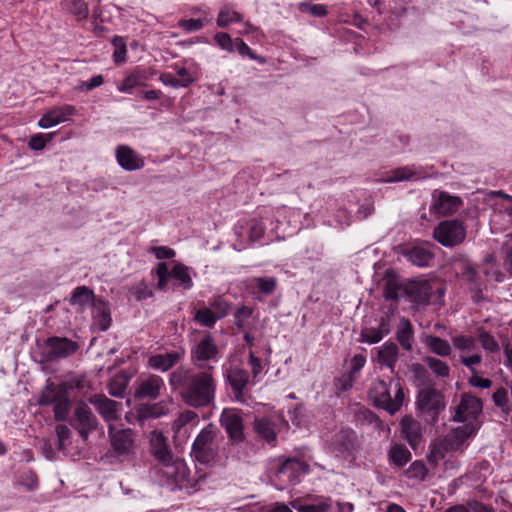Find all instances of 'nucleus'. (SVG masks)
Listing matches in <instances>:
<instances>
[{"label": "nucleus", "mask_w": 512, "mask_h": 512, "mask_svg": "<svg viewBox=\"0 0 512 512\" xmlns=\"http://www.w3.org/2000/svg\"><path fill=\"white\" fill-rule=\"evenodd\" d=\"M156 274L158 287L162 290L168 289L171 278L177 280L184 289H190L193 285L189 268L180 263L174 264L172 270L169 269L168 264L159 263Z\"/></svg>", "instance_id": "nucleus-8"}, {"label": "nucleus", "mask_w": 512, "mask_h": 512, "mask_svg": "<svg viewBox=\"0 0 512 512\" xmlns=\"http://www.w3.org/2000/svg\"><path fill=\"white\" fill-rule=\"evenodd\" d=\"M268 472L275 488L283 490L299 481V477L307 472V465L294 458H276L270 461Z\"/></svg>", "instance_id": "nucleus-5"}, {"label": "nucleus", "mask_w": 512, "mask_h": 512, "mask_svg": "<svg viewBox=\"0 0 512 512\" xmlns=\"http://www.w3.org/2000/svg\"><path fill=\"white\" fill-rule=\"evenodd\" d=\"M109 436L114 454L121 459H128L134 455L135 444L131 429L114 431L109 425Z\"/></svg>", "instance_id": "nucleus-12"}, {"label": "nucleus", "mask_w": 512, "mask_h": 512, "mask_svg": "<svg viewBox=\"0 0 512 512\" xmlns=\"http://www.w3.org/2000/svg\"><path fill=\"white\" fill-rule=\"evenodd\" d=\"M249 359H250V366H251V372L253 374L254 382L256 383L258 381V377L262 373L263 366L261 363V360L256 357L255 353L253 351L249 352Z\"/></svg>", "instance_id": "nucleus-58"}, {"label": "nucleus", "mask_w": 512, "mask_h": 512, "mask_svg": "<svg viewBox=\"0 0 512 512\" xmlns=\"http://www.w3.org/2000/svg\"><path fill=\"white\" fill-rule=\"evenodd\" d=\"M249 287L258 289L259 292L269 295L276 288V280L273 277H255L249 280Z\"/></svg>", "instance_id": "nucleus-39"}, {"label": "nucleus", "mask_w": 512, "mask_h": 512, "mask_svg": "<svg viewBox=\"0 0 512 512\" xmlns=\"http://www.w3.org/2000/svg\"><path fill=\"white\" fill-rule=\"evenodd\" d=\"M150 452L162 465L172 458V455L167 447L165 436L159 431H152L149 436Z\"/></svg>", "instance_id": "nucleus-23"}, {"label": "nucleus", "mask_w": 512, "mask_h": 512, "mask_svg": "<svg viewBox=\"0 0 512 512\" xmlns=\"http://www.w3.org/2000/svg\"><path fill=\"white\" fill-rule=\"evenodd\" d=\"M170 384L175 388L184 385L183 400L192 407L208 405L215 396V383L209 372L189 375V371L180 368L170 376Z\"/></svg>", "instance_id": "nucleus-2"}, {"label": "nucleus", "mask_w": 512, "mask_h": 512, "mask_svg": "<svg viewBox=\"0 0 512 512\" xmlns=\"http://www.w3.org/2000/svg\"><path fill=\"white\" fill-rule=\"evenodd\" d=\"M227 379L235 393L237 399H240L244 389L249 384L248 373L239 367H231L226 372Z\"/></svg>", "instance_id": "nucleus-28"}, {"label": "nucleus", "mask_w": 512, "mask_h": 512, "mask_svg": "<svg viewBox=\"0 0 512 512\" xmlns=\"http://www.w3.org/2000/svg\"><path fill=\"white\" fill-rule=\"evenodd\" d=\"M215 432L212 425L206 426L196 437L192 445L193 457L202 464H210L217 457V446L214 442Z\"/></svg>", "instance_id": "nucleus-7"}, {"label": "nucleus", "mask_w": 512, "mask_h": 512, "mask_svg": "<svg viewBox=\"0 0 512 512\" xmlns=\"http://www.w3.org/2000/svg\"><path fill=\"white\" fill-rule=\"evenodd\" d=\"M71 7L70 12L77 20H83L87 18L89 14L88 6L91 0H70Z\"/></svg>", "instance_id": "nucleus-47"}, {"label": "nucleus", "mask_w": 512, "mask_h": 512, "mask_svg": "<svg viewBox=\"0 0 512 512\" xmlns=\"http://www.w3.org/2000/svg\"><path fill=\"white\" fill-rule=\"evenodd\" d=\"M112 44L114 46L113 60L116 64H121L126 61V41L123 37H114Z\"/></svg>", "instance_id": "nucleus-45"}, {"label": "nucleus", "mask_w": 512, "mask_h": 512, "mask_svg": "<svg viewBox=\"0 0 512 512\" xmlns=\"http://www.w3.org/2000/svg\"><path fill=\"white\" fill-rule=\"evenodd\" d=\"M163 387L164 382L162 378L153 375L139 384L135 395L137 398L148 397L151 399H156L160 395L161 389Z\"/></svg>", "instance_id": "nucleus-27"}, {"label": "nucleus", "mask_w": 512, "mask_h": 512, "mask_svg": "<svg viewBox=\"0 0 512 512\" xmlns=\"http://www.w3.org/2000/svg\"><path fill=\"white\" fill-rule=\"evenodd\" d=\"M151 252L157 259H169L175 256L174 250L166 246L154 247Z\"/></svg>", "instance_id": "nucleus-63"}, {"label": "nucleus", "mask_w": 512, "mask_h": 512, "mask_svg": "<svg viewBox=\"0 0 512 512\" xmlns=\"http://www.w3.org/2000/svg\"><path fill=\"white\" fill-rule=\"evenodd\" d=\"M405 287H403L397 278L391 273H386V283L384 287L383 295L387 300H397L402 294H404Z\"/></svg>", "instance_id": "nucleus-36"}, {"label": "nucleus", "mask_w": 512, "mask_h": 512, "mask_svg": "<svg viewBox=\"0 0 512 512\" xmlns=\"http://www.w3.org/2000/svg\"><path fill=\"white\" fill-rule=\"evenodd\" d=\"M252 316V309L241 307L235 313V322L238 327H244L246 321Z\"/></svg>", "instance_id": "nucleus-60"}, {"label": "nucleus", "mask_w": 512, "mask_h": 512, "mask_svg": "<svg viewBox=\"0 0 512 512\" xmlns=\"http://www.w3.org/2000/svg\"><path fill=\"white\" fill-rule=\"evenodd\" d=\"M369 399L375 406L394 414L403 404L404 392L398 381L386 383L383 380H377L369 391Z\"/></svg>", "instance_id": "nucleus-6"}, {"label": "nucleus", "mask_w": 512, "mask_h": 512, "mask_svg": "<svg viewBox=\"0 0 512 512\" xmlns=\"http://www.w3.org/2000/svg\"><path fill=\"white\" fill-rule=\"evenodd\" d=\"M217 352V347L211 336H206L192 350V356L200 365V362L215 359Z\"/></svg>", "instance_id": "nucleus-26"}, {"label": "nucleus", "mask_w": 512, "mask_h": 512, "mask_svg": "<svg viewBox=\"0 0 512 512\" xmlns=\"http://www.w3.org/2000/svg\"><path fill=\"white\" fill-rule=\"evenodd\" d=\"M431 371L438 377H448L450 368L448 364L438 358L428 356L424 359Z\"/></svg>", "instance_id": "nucleus-42"}, {"label": "nucleus", "mask_w": 512, "mask_h": 512, "mask_svg": "<svg viewBox=\"0 0 512 512\" xmlns=\"http://www.w3.org/2000/svg\"><path fill=\"white\" fill-rule=\"evenodd\" d=\"M469 384L473 387L488 389L491 387L492 382L487 378L480 377L476 372L472 373V376L469 379Z\"/></svg>", "instance_id": "nucleus-62"}, {"label": "nucleus", "mask_w": 512, "mask_h": 512, "mask_svg": "<svg viewBox=\"0 0 512 512\" xmlns=\"http://www.w3.org/2000/svg\"><path fill=\"white\" fill-rule=\"evenodd\" d=\"M64 118V111L61 108L54 109L46 113L40 120L39 126L41 128H50L59 122H61Z\"/></svg>", "instance_id": "nucleus-44"}, {"label": "nucleus", "mask_w": 512, "mask_h": 512, "mask_svg": "<svg viewBox=\"0 0 512 512\" xmlns=\"http://www.w3.org/2000/svg\"><path fill=\"white\" fill-rule=\"evenodd\" d=\"M390 332L388 322L382 318L378 327H364L361 331L360 341L368 344L380 342Z\"/></svg>", "instance_id": "nucleus-31"}, {"label": "nucleus", "mask_w": 512, "mask_h": 512, "mask_svg": "<svg viewBox=\"0 0 512 512\" xmlns=\"http://www.w3.org/2000/svg\"><path fill=\"white\" fill-rule=\"evenodd\" d=\"M209 20L210 19L181 20L179 21L178 26L187 32H193L202 29Z\"/></svg>", "instance_id": "nucleus-53"}, {"label": "nucleus", "mask_w": 512, "mask_h": 512, "mask_svg": "<svg viewBox=\"0 0 512 512\" xmlns=\"http://www.w3.org/2000/svg\"><path fill=\"white\" fill-rule=\"evenodd\" d=\"M388 457L391 463L402 467L411 459V453L405 446L394 444L388 452Z\"/></svg>", "instance_id": "nucleus-38"}, {"label": "nucleus", "mask_w": 512, "mask_h": 512, "mask_svg": "<svg viewBox=\"0 0 512 512\" xmlns=\"http://www.w3.org/2000/svg\"><path fill=\"white\" fill-rule=\"evenodd\" d=\"M90 402L105 421L111 422L119 417L121 411L120 403L104 395H96L90 399Z\"/></svg>", "instance_id": "nucleus-18"}, {"label": "nucleus", "mask_w": 512, "mask_h": 512, "mask_svg": "<svg viewBox=\"0 0 512 512\" xmlns=\"http://www.w3.org/2000/svg\"><path fill=\"white\" fill-rule=\"evenodd\" d=\"M220 422L233 442L238 443L244 440L243 419L239 410L235 408L224 409Z\"/></svg>", "instance_id": "nucleus-13"}, {"label": "nucleus", "mask_w": 512, "mask_h": 512, "mask_svg": "<svg viewBox=\"0 0 512 512\" xmlns=\"http://www.w3.org/2000/svg\"><path fill=\"white\" fill-rule=\"evenodd\" d=\"M397 360V347L394 344H385L378 351V361L381 365L393 367Z\"/></svg>", "instance_id": "nucleus-41"}, {"label": "nucleus", "mask_w": 512, "mask_h": 512, "mask_svg": "<svg viewBox=\"0 0 512 512\" xmlns=\"http://www.w3.org/2000/svg\"><path fill=\"white\" fill-rule=\"evenodd\" d=\"M242 20L241 15L230 9V8H222L219 12L218 18H217V25L219 27H227L228 25L234 23V22H240Z\"/></svg>", "instance_id": "nucleus-43"}, {"label": "nucleus", "mask_w": 512, "mask_h": 512, "mask_svg": "<svg viewBox=\"0 0 512 512\" xmlns=\"http://www.w3.org/2000/svg\"><path fill=\"white\" fill-rule=\"evenodd\" d=\"M465 235V228L456 220L443 221L434 230V238L445 247L462 243Z\"/></svg>", "instance_id": "nucleus-10"}, {"label": "nucleus", "mask_w": 512, "mask_h": 512, "mask_svg": "<svg viewBox=\"0 0 512 512\" xmlns=\"http://www.w3.org/2000/svg\"><path fill=\"white\" fill-rule=\"evenodd\" d=\"M301 216V212L293 208L264 209L258 218L251 219L246 225L238 224L235 227V234L242 240L247 237L252 242L261 238L268 241L284 238V226L299 229Z\"/></svg>", "instance_id": "nucleus-1"}, {"label": "nucleus", "mask_w": 512, "mask_h": 512, "mask_svg": "<svg viewBox=\"0 0 512 512\" xmlns=\"http://www.w3.org/2000/svg\"><path fill=\"white\" fill-rule=\"evenodd\" d=\"M229 305L224 300L218 298L210 302L208 306H203L194 311V320L206 327H213L214 324L227 316Z\"/></svg>", "instance_id": "nucleus-11"}, {"label": "nucleus", "mask_w": 512, "mask_h": 512, "mask_svg": "<svg viewBox=\"0 0 512 512\" xmlns=\"http://www.w3.org/2000/svg\"><path fill=\"white\" fill-rule=\"evenodd\" d=\"M214 40L222 50L230 53L235 51V39H232L229 34L224 32L216 33Z\"/></svg>", "instance_id": "nucleus-49"}, {"label": "nucleus", "mask_w": 512, "mask_h": 512, "mask_svg": "<svg viewBox=\"0 0 512 512\" xmlns=\"http://www.w3.org/2000/svg\"><path fill=\"white\" fill-rule=\"evenodd\" d=\"M479 341L481 342L484 349L493 352L498 350L499 346L492 335L486 332H482L479 335Z\"/></svg>", "instance_id": "nucleus-59"}, {"label": "nucleus", "mask_w": 512, "mask_h": 512, "mask_svg": "<svg viewBox=\"0 0 512 512\" xmlns=\"http://www.w3.org/2000/svg\"><path fill=\"white\" fill-rule=\"evenodd\" d=\"M431 288L426 282H414L405 287V297L415 306L426 305L429 302Z\"/></svg>", "instance_id": "nucleus-21"}, {"label": "nucleus", "mask_w": 512, "mask_h": 512, "mask_svg": "<svg viewBox=\"0 0 512 512\" xmlns=\"http://www.w3.org/2000/svg\"><path fill=\"white\" fill-rule=\"evenodd\" d=\"M77 429L83 438H87L90 431L96 428L97 420L87 405L78 406L75 411Z\"/></svg>", "instance_id": "nucleus-24"}, {"label": "nucleus", "mask_w": 512, "mask_h": 512, "mask_svg": "<svg viewBox=\"0 0 512 512\" xmlns=\"http://www.w3.org/2000/svg\"><path fill=\"white\" fill-rule=\"evenodd\" d=\"M405 254L410 262L419 267L428 266L433 259V254L428 249V247L424 245L414 246Z\"/></svg>", "instance_id": "nucleus-33"}, {"label": "nucleus", "mask_w": 512, "mask_h": 512, "mask_svg": "<svg viewBox=\"0 0 512 512\" xmlns=\"http://www.w3.org/2000/svg\"><path fill=\"white\" fill-rule=\"evenodd\" d=\"M401 433L402 436L407 440L409 445L416 449L421 442V426L410 416H405L401 420Z\"/></svg>", "instance_id": "nucleus-25"}, {"label": "nucleus", "mask_w": 512, "mask_h": 512, "mask_svg": "<svg viewBox=\"0 0 512 512\" xmlns=\"http://www.w3.org/2000/svg\"><path fill=\"white\" fill-rule=\"evenodd\" d=\"M481 412L482 403L478 398L469 394L462 395L454 420L463 424L446 436L444 440L446 450L459 449L464 441L477 431L479 427L477 417Z\"/></svg>", "instance_id": "nucleus-3"}, {"label": "nucleus", "mask_w": 512, "mask_h": 512, "mask_svg": "<svg viewBox=\"0 0 512 512\" xmlns=\"http://www.w3.org/2000/svg\"><path fill=\"white\" fill-rule=\"evenodd\" d=\"M422 342L429 350L439 356H449L452 348L447 340L433 335H423Z\"/></svg>", "instance_id": "nucleus-34"}, {"label": "nucleus", "mask_w": 512, "mask_h": 512, "mask_svg": "<svg viewBox=\"0 0 512 512\" xmlns=\"http://www.w3.org/2000/svg\"><path fill=\"white\" fill-rule=\"evenodd\" d=\"M92 327L100 331L107 330L111 325V313L106 301L98 299L91 308Z\"/></svg>", "instance_id": "nucleus-20"}, {"label": "nucleus", "mask_w": 512, "mask_h": 512, "mask_svg": "<svg viewBox=\"0 0 512 512\" xmlns=\"http://www.w3.org/2000/svg\"><path fill=\"white\" fill-rule=\"evenodd\" d=\"M138 84V78L134 75L127 76L117 88L122 93H130L131 90Z\"/></svg>", "instance_id": "nucleus-61"}, {"label": "nucleus", "mask_w": 512, "mask_h": 512, "mask_svg": "<svg viewBox=\"0 0 512 512\" xmlns=\"http://www.w3.org/2000/svg\"><path fill=\"white\" fill-rule=\"evenodd\" d=\"M324 211L327 214H333L335 218V222L340 225H349L351 221V215L345 209H341L338 207V201L336 199L330 198L324 207Z\"/></svg>", "instance_id": "nucleus-35"}, {"label": "nucleus", "mask_w": 512, "mask_h": 512, "mask_svg": "<svg viewBox=\"0 0 512 512\" xmlns=\"http://www.w3.org/2000/svg\"><path fill=\"white\" fill-rule=\"evenodd\" d=\"M462 205V200L445 191L435 190L432 194L431 211L437 215L445 216L455 213Z\"/></svg>", "instance_id": "nucleus-14"}, {"label": "nucleus", "mask_w": 512, "mask_h": 512, "mask_svg": "<svg viewBox=\"0 0 512 512\" xmlns=\"http://www.w3.org/2000/svg\"><path fill=\"white\" fill-rule=\"evenodd\" d=\"M182 358V353L178 351L165 354L153 355L149 358V366L155 370L165 372L176 365Z\"/></svg>", "instance_id": "nucleus-30"}, {"label": "nucleus", "mask_w": 512, "mask_h": 512, "mask_svg": "<svg viewBox=\"0 0 512 512\" xmlns=\"http://www.w3.org/2000/svg\"><path fill=\"white\" fill-rule=\"evenodd\" d=\"M37 404L41 406H53L54 417L57 421L64 419V386L54 384L50 380L41 391Z\"/></svg>", "instance_id": "nucleus-9"}, {"label": "nucleus", "mask_w": 512, "mask_h": 512, "mask_svg": "<svg viewBox=\"0 0 512 512\" xmlns=\"http://www.w3.org/2000/svg\"><path fill=\"white\" fill-rule=\"evenodd\" d=\"M254 430L257 435L269 444H273L276 440L277 428L276 424L268 418L256 419L254 422Z\"/></svg>", "instance_id": "nucleus-32"}, {"label": "nucleus", "mask_w": 512, "mask_h": 512, "mask_svg": "<svg viewBox=\"0 0 512 512\" xmlns=\"http://www.w3.org/2000/svg\"><path fill=\"white\" fill-rule=\"evenodd\" d=\"M129 384V377L123 373L115 375L109 385L108 391L114 397H121Z\"/></svg>", "instance_id": "nucleus-40"}, {"label": "nucleus", "mask_w": 512, "mask_h": 512, "mask_svg": "<svg viewBox=\"0 0 512 512\" xmlns=\"http://www.w3.org/2000/svg\"><path fill=\"white\" fill-rule=\"evenodd\" d=\"M412 338H413V328L410 321L406 318H401L399 322V327L397 330V339L400 345L405 350L412 349Z\"/></svg>", "instance_id": "nucleus-37"}, {"label": "nucleus", "mask_w": 512, "mask_h": 512, "mask_svg": "<svg viewBox=\"0 0 512 512\" xmlns=\"http://www.w3.org/2000/svg\"><path fill=\"white\" fill-rule=\"evenodd\" d=\"M97 300L98 299L95 298L93 290L86 286H79L73 291L70 298V304L78 311H82L90 306L92 308L94 302Z\"/></svg>", "instance_id": "nucleus-29"}, {"label": "nucleus", "mask_w": 512, "mask_h": 512, "mask_svg": "<svg viewBox=\"0 0 512 512\" xmlns=\"http://www.w3.org/2000/svg\"><path fill=\"white\" fill-rule=\"evenodd\" d=\"M52 136L53 134L51 133L34 135L30 138L28 146L32 150H42L46 143L52 139Z\"/></svg>", "instance_id": "nucleus-54"}, {"label": "nucleus", "mask_w": 512, "mask_h": 512, "mask_svg": "<svg viewBox=\"0 0 512 512\" xmlns=\"http://www.w3.org/2000/svg\"><path fill=\"white\" fill-rule=\"evenodd\" d=\"M235 50H237L242 57H248L252 60H257L256 54L241 38L235 39Z\"/></svg>", "instance_id": "nucleus-57"}, {"label": "nucleus", "mask_w": 512, "mask_h": 512, "mask_svg": "<svg viewBox=\"0 0 512 512\" xmlns=\"http://www.w3.org/2000/svg\"><path fill=\"white\" fill-rule=\"evenodd\" d=\"M64 354V340L59 338H50L43 344L38 345V351L35 356H39V362L47 363L60 359Z\"/></svg>", "instance_id": "nucleus-17"}, {"label": "nucleus", "mask_w": 512, "mask_h": 512, "mask_svg": "<svg viewBox=\"0 0 512 512\" xmlns=\"http://www.w3.org/2000/svg\"><path fill=\"white\" fill-rule=\"evenodd\" d=\"M407 474L411 478H414L417 480H424L427 475V468L423 462L414 461L409 466V468L407 470Z\"/></svg>", "instance_id": "nucleus-51"}, {"label": "nucleus", "mask_w": 512, "mask_h": 512, "mask_svg": "<svg viewBox=\"0 0 512 512\" xmlns=\"http://www.w3.org/2000/svg\"><path fill=\"white\" fill-rule=\"evenodd\" d=\"M154 474L159 484L170 490L179 489L191 493L198 489V481L191 476V471L182 459L172 457L155 467Z\"/></svg>", "instance_id": "nucleus-4"}, {"label": "nucleus", "mask_w": 512, "mask_h": 512, "mask_svg": "<svg viewBox=\"0 0 512 512\" xmlns=\"http://www.w3.org/2000/svg\"><path fill=\"white\" fill-rule=\"evenodd\" d=\"M164 414L165 412L159 405L143 406L139 411V416L141 418H158Z\"/></svg>", "instance_id": "nucleus-55"}, {"label": "nucleus", "mask_w": 512, "mask_h": 512, "mask_svg": "<svg viewBox=\"0 0 512 512\" xmlns=\"http://www.w3.org/2000/svg\"><path fill=\"white\" fill-rule=\"evenodd\" d=\"M189 423H193L195 425L198 423L197 414L190 410L185 411L178 416L174 422V428L179 431L182 427Z\"/></svg>", "instance_id": "nucleus-50"}, {"label": "nucleus", "mask_w": 512, "mask_h": 512, "mask_svg": "<svg viewBox=\"0 0 512 512\" xmlns=\"http://www.w3.org/2000/svg\"><path fill=\"white\" fill-rule=\"evenodd\" d=\"M177 75L179 78H177L180 81L181 87H187L189 84L193 83L196 78L192 76L188 70L184 67L177 69Z\"/></svg>", "instance_id": "nucleus-64"}, {"label": "nucleus", "mask_w": 512, "mask_h": 512, "mask_svg": "<svg viewBox=\"0 0 512 512\" xmlns=\"http://www.w3.org/2000/svg\"><path fill=\"white\" fill-rule=\"evenodd\" d=\"M434 398H437V394L435 391H421L418 396L417 404L421 409L430 410L435 407L433 403H430Z\"/></svg>", "instance_id": "nucleus-52"}, {"label": "nucleus", "mask_w": 512, "mask_h": 512, "mask_svg": "<svg viewBox=\"0 0 512 512\" xmlns=\"http://www.w3.org/2000/svg\"><path fill=\"white\" fill-rule=\"evenodd\" d=\"M489 201H493L491 203L494 209L492 221H496V217L503 215L505 223L510 225L512 223V197L501 192H492L489 194Z\"/></svg>", "instance_id": "nucleus-19"}, {"label": "nucleus", "mask_w": 512, "mask_h": 512, "mask_svg": "<svg viewBox=\"0 0 512 512\" xmlns=\"http://www.w3.org/2000/svg\"><path fill=\"white\" fill-rule=\"evenodd\" d=\"M301 12L309 13L314 17H324L327 15V6L324 4H314L310 1L301 2L298 5Z\"/></svg>", "instance_id": "nucleus-46"}, {"label": "nucleus", "mask_w": 512, "mask_h": 512, "mask_svg": "<svg viewBox=\"0 0 512 512\" xmlns=\"http://www.w3.org/2000/svg\"><path fill=\"white\" fill-rule=\"evenodd\" d=\"M115 156L118 165L126 171L140 170L145 166V158L127 145H119Z\"/></svg>", "instance_id": "nucleus-16"}, {"label": "nucleus", "mask_w": 512, "mask_h": 512, "mask_svg": "<svg viewBox=\"0 0 512 512\" xmlns=\"http://www.w3.org/2000/svg\"><path fill=\"white\" fill-rule=\"evenodd\" d=\"M493 401L496 406L500 407L503 411L508 412V393L504 388H500L493 394Z\"/></svg>", "instance_id": "nucleus-56"}, {"label": "nucleus", "mask_w": 512, "mask_h": 512, "mask_svg": "<svg viewBox=\"0 0 512 512\" xmlns=\"http://www.w3.org/2000/svg\"><path fill=\"white\" fill-rule=\"evenodd\" d=\"M428 175L429 173L423 167L408 165L386 172L381 180L386 183L418 181L428 177Z\"/></svg>", "instance_id": "nucleus-15"}, {"label": "nucleus", "mask_w": 512, "mask_h": 512, "mask_svg": "<svg viewBox=\"0 0 512 512\" xmlns=\"http://www.w3.org/2000/svg\"><path fill=\"white\" fill-rule=\"evenodd\" d=\"M453 344L463 352H471L476 347V340L471 336L461 335L453 338Z\"/></svg>", "instance_id": "nucleus-48"}, {"label": "nucleus", "mask_w": 512, "mask_h": 512, "mask_svg": "<svg viewBox=\"0 0 512 512\" xmlns=\"http://www.w3.org/2000/svg\"><path fill=\"white\" fill-rule=\"evenodd\" d=\"M290 504L298 512H326L331 506V500L324 497L295 499Z\"/></svg>", "instance_id": "nucleus-22"}]
</instances>
